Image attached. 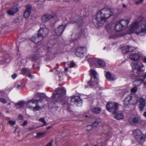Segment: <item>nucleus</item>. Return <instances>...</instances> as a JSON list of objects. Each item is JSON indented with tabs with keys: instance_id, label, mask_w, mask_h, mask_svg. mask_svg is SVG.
Segmentation results:
<instances>
[{
	"instance_id": "42",
	"label": "nucleus",
	"mask_w": 146,
	"mask_h": 146,
	"mask_svg": "<svg viewBox=\"0 0 146 146\" xmlns=\"http://www.w3.org/2000/svg\"><path fill=\"white\" fill-rule=\"evenodd\" d=\"M39 127H35L34 126V125H33L31 127H29L28 129L29 130H32L33 129H35L36 128H38Z\"/></svg>"
},
{
	"instance_id": "52",
	"label": "nucleus",
	"mask_w": 146,
	"mask_h": 146,
	"mask_svg": "<svg viewBox=\"0 0 146 146\" xmlns=\"http://www.w3.org/2000/svg\"><path fill=\"white\" fill-rule=\"evenodd\" d=\"M52 127V126H49L47 127V129H48L51 128Z\"/></svg>"
},
{
	"instance_id": "50",
	"label": "nucleus",
	"mask_w": 146,
	"mask_h": 146,
	"mask_svg": "<svg viewBox=\"0 0 146 146\" xmlns=\"http://www.w3.org/2000/svg\"><path fill=\"white\" fill-rule=\"evenodd\" d=\"M80 20H77L76 21H71V23H77L78 22H80Z\"/></svg>"
},
{
	"instance_id": "23",
	"label": "nucleus",
	"mask_w": 146,
	"mask_h": 146,
	"mask_svg": "<svg viewBox=\"0 0 146 146\" xmlns=\"http://www.w3.org/2000/svg\"><path fill=\"white\" fill-rule=\"evenodd\" d=\"M123 29L126 28L128 26L129 21L126 20H122L119 22Z\"/></svg>"
},
{
	"instance_id": "12",
	"label": "nucleus",
	"mask_w": 146,
	"mask_h": 146,
	"mask_svg": "<svg viewBox=\"0 0 146 146\" xmlns=\"http://www.w3.org/2000/svg\"><path fill=\"white\" fill-rule=\"evenodd\" d=\"M131 75L132 78H137L143 77V73H139V72L136 69H133L131 71Z\"/></svg>"
},
{
	"instance_id": "2",
	"label": "nucleus",
	"mask_w": 146,
	"mask_h": 146,
	"mask_svg": "<svg viewBox=\"0 0 146 146\" xmlns=\"http://www.w3.org/2000/svg\"><path fill=\"white\" fill-rule=\"evenodd\" d=\"M114 15V13L111 9L107 8L101 9L96 14V19L97 25L102 26L108 19Z\"/></svg>"
},
{
	"instance_id": "57",
	"label": "nucleus",
	"mask_w": 146,
	"mask_h": 146,
	"mask_svg": "<svg viewBox=\"0 0 146 146\" xmlns=\"http://www.w3.org/2000/svg\"><path fill=\"white\" fill-rule=\"evenodd\" d=\"M144 85L145 86H146V81L144 82Z\"/></svg>"
},
{
	"instance_id": "62",
	"label": "nucleus",
	"mask_w": 146,
	"mask_h": 146,
	"mask_svg": "<svg viewBox=\"0 0 146 146\" xmlns=\"http://www.w3.org/2000/svg\"><path fill=\"white\" fill-rule=\"evenodd\" d=\"M105 47H104V49H105Z\"/></svg>"
},
{
	"instance_id": "36",
	"label": "nucleus",
	"mask_w": 146,
	"mask_h": 146,
	"mask_svg": "<svg viewBox=\"0 0 146 146\" xmlns=\"http://www.w3.org/2000/svg\"><path fill=\"white\" fill-rule=\"evenodd\" d=\"M137 90V86H135L131 90V92L133 93H135Z\"/></svg>"
},
{
	"instance_id": "18",
	"label": "nucleus",
	"mask_w": 146,
	"mask_h": 146,
	"mask_svg": "<svg viewBox=\"0 0 146 146\" xmlns=\"http://www.w3.org/2000/svg\"><path fill=\"white\" fill-rule=\"evenodd\" d=\"M140 57V54L139 53H138L131 54L129 58L131 60L134 61H137L139 60Z\"/></svg>"
},
{
	"instance_id": "19",
	"label": "nucleus",
	"mask_w": 146,
	"mask_h": 146,
	"mask_svg": "<svg viewBox=\"0 0 146 146\" xmlns=\"http://www.w3.org/2000/svg\"><path fill=\"white\" fill-rule=\"evenodd\" d=\"M136 78L137 79L133 83V85L135 86L139 85L141 83L143 82L144 81V79L143 77H139V78L138 77Z\"/></svg>"
},
{
	"instance_id": "28",
	"label": "nucleus",
	"mask_w": 146,
	"mask_h": 146,
	"mask_svg": "<svg viewBox=\"0 0 146 146\" xmlns=\"http://www.w3.org/2000/svg\"><path fill=\"white\" fill-rule=\"evenodd\" d=\"M138 121V119L137 118H134L129 120V122L132 124L137 123Z\"/></svg>"
},
{
	"instance_id": "31",
	"label": "nucleus",
	"mask_w": 146,
	"mask_h": 146,
	"mask_svg": "<svg viewBox=\"0 0 146 146\" xmlns=\"http://www.w3.org/2000/svg\"><path fill=\"white\" fill-rule=\"evenodd\" d=\"M38 120L40 122H42L43 123V125L41 126V127L48 125V124L46 123V121L44 119V118H41L40 119Z\"/></svg>"
},
{
	"instance_id": "44",
	"label": "nucleus",
	"mask_w": 146,
	"mask_h": 146,
	"mask_svg": "<svg viewBox=\"0 0 146 146\" xmlns=\"http://www.w3.org/2000/svg\"><path fill=\"white\" fill-rule=\"evenodd\" d=\"M101 120L100 119L98 118L96 120L95 122L96 123H97V124L98 125L101 122Z\"/></svg>"
},
{
	"instance_id": "39",
	"label": "nucleus",
	"mask_w": 146,
	"mask_h": 146,
	"mask_svg": "<svg viewBox=\"0 0 146 146\" xmlns=\"http://www.w3.org/2000/svg\"><path fill=\"white\" fill-rule=\"evenodd\" d=\"M28 59L32 61H35V56H31L28 57Z\"/></svg>"
},
{
	"instance_id": "35",
	"label": "nucleus",
	"mask_w": 146,
	"mask_h": 146,
	"mask_svg": "<svg viewBox=\"0 0 146 146\" xmlns=\"http://www.w3.org/2000/svg\"><path fill=\"white\" fill-rule=\"evenodd\" d=\"M52 42V40H50L48 42L47 44V46L48 49L51 48L52 47L53 44H51V43Z\"/></svg>"
},
{
	"instance_id": "55",
	"label": "nucleus",
	"mask_w": 146,
	"mask_h": 146,
	"mask_svg": "<svg viewBox=\"0 0 146 146\" xmlns=\"http://www.w3.org/2000/svg\"><path fill=\"white\" fill-rule=\"evenodd\" d=\"M143 79H146V73H145V75L143 76Z\"/></svg>"
},
{
	"instance_id": "10",
	"label": "nucleus",
	"mask_w": 146,
	"mask_h": 146,
	"mask_svg": "<svg viewBox=\"0 0 146 146\" xmlns=\"http://www.w3.org/2000/svg\"><path fill=\"white\" fill-rule=\"evenodd\" d=\"M134 136L139 143H142L145 141L144 138L142 137L141 131L139 129L135 130L133 131Z\"/></svg>"
},
{
	"instance_id": "45",
	"label": "nucleus",
	"mask_w": 146,
	"mask_h": 146,
	"mask_svg": "<svg viewBox=\"0 0 146 146\" xmlns=\"http://www.w3.org/2000/svg\"><path fill=\"white\" fill-rule=\"evenodd\" d=\"M52 141H51L49 142L45 146H52Z\"/></svg>"
},
{
	"instance_id": "6",
	"label": "nucleus",
	"mask_w": 146,
	"mask_h": 146,
	"mask_svg": "<svg viewBox=\"0 0 146 146\" xmlns=\"http://www.w3.org/2000/svg\"><path fill=\"white\" fill-rule=\"evenodd\" d=\"M66 90L64 88H57L53 93L52 97L54 98L58 97V101L59 102L60 100L63 104H64V100H63L64 95L66 93Z\"/></svg>"
},
{
	"instance_id": "21",
	"label": "nucleus",
	"mask_w": 146,
	"mask_h": 146,
	"mask_svg": "<svg viewBox=\"0 0 146 146\" xmlns=\"http://www.w3.org/2000/svg\"><path fill=\"white\" fill-rule=\"evenodd\" d=\"M31 9V7L30 6H27L26 9L24 13V16L25 18L28 17L30 15Z\"/></svg>"
},
{
	"instance_id": "38",
	"label": "nucleus",
	"mask_w": 146,
	"mask_h": 146,
	"mask_svg": "<svg viewBox=\"0 0 146 146\" xmlns=\"http://www.w3.org/2000/svg\"><path fill=\"white\" fill-rule=\"evenodd\" d=\"M21 17H19L14 20V23H19L21 21Z\"/></svg>"
},
{
	"instance_id": "53",
	"label": "nucleus",
	"mask_w": 146,
	"mask_h": 146,
	"mask_svg": "<svg viewBox=\"0 0 146 146\" xmlns=\"http://www.w3.org/2000/svg\"><path fill=\"white\" fill-rule=\"evenodd\" d=\"M143 62L146 63V58H144V59H143Z\"/></svg>"
},
{
	"instance_id": "24",
	"label": "nucleus",
	"mask_w": 146,
	"mask_h": 146,
	"mask_svg": "<svg viewBox=\"0 0 146 146\" xmlns=\"http://www.w3.org/2000/svg\"><path fill=\"white\" fill-rule=\"evenodd\" d=\"M31 69L27 68H23L21 70L22 74L24 75H28L31 72Z\"/></svg>"
},
{
	"instance_id": "26",
	"label": "nucleus",
	"mask_w": 146,
	"mask_h": 146,
	"mask_svg": "<svg viewBox=\"0 0 146 146\" xmlns=\"http://www.w3.org/2000/svg\"><path fill=\"white\" fill-rule=\"evenodd\" d=\"M101 110V109L99 108L94 107L92 108V111L93 113L96 114L100 113Z\"/></svg>"
},
{
	"instance_id": "49",
	"label": "nucleus",
	"mask_w": 146,
	"mask_h": 146,
	"mask_svg": "<svg viewBox=\"0 0 146 146\" xmlns=\"http://www.w3.org/2000/svg\"><path fill=\"white\" fill-rule=\"evenodd\" d=\"M27 121H25L23 124L22 125V126H25L27 124Z\"/></svg>"
},
{
	"instance_id": "3",
	"label": "nucleus",
	"mask_w": 146,
	"mask_h": 146,
	"mask_svg": "<svg viewBox=\"0 0 146 146\" xmlns=\"http://www.w3.org/2000/svg\"><path fill=\"white\" fill-rule=\"evenodd\" d=\"M138 102L140 103L139 108L140 110H143L145 105V100L142 98H140L138 99V97L136 96H131L130 95H127L123 101V104L124 106L127 107L130 104L135 105Z\"/></svg>"
},
{
	"instance_id": "14",
	"label": "nucleus",
	"mask_w": 146,
	"mask_h": 146,
	"mask_svg": "<svg viewBox=\"0 0 146 146\" xmlns=\"http://www.w3.org/2000/svg\"><path fill=\"white\" fill-rule=\"evenodd\" d=\"M86 50V49L85 47H78L76 48V54L78 57H82Z\"/></svg>"
},
{
	"instance_id": "7",
	"label": "nucleus",
	"mask_w": 146,
	"mask_h": 146,
	"mask_svg": "<svg viewBox=\"0 0 146 146\" xmlns=\"http://www.w3.org/2000/svg\"><path fill=\"white\" fill-rule=\"evenodd\" d=\"M70 102L69 104L70 105L75 104L78 106H81L82 101L79 96H72L70 99Z\"/></svg>"
},
{
	"instance_id": "32",
	"label": "nucleus",
	"mask_w": 146,
	"mask_h": 146,
	"mask_svg": "<svg viewBox=\"0 0 146 146\" xmlns=\"http://www.w3.org/2000/svg\"><path fill=\"white\" fill-rule=\"evenodd\" d=\"M37 104L38 103H36L35 104L36 105V106L34 107L32 109V110L33 111H37L40 108V107L38 106Z\"/></svg>"
},
{
	"instance_id": "40",
	"label": "nucleus",
	"mask_w": 146,
	"mask_h": 146,
	"mask_svg": "<svg viewBox=\"0 0 146 146\" xmlns=\"http://www.w3.org/2000/svg\"><path fill=\"white\" fill-rule=\"evenodd\" d=\"M0 102L3 104H5L7 102L6 100L3 98H0Z\"/></svg>"
},
{
	"instance_id": "61",
	"label": "nucleus",
	"mask_w": 146,
	"mask_h": 146,
	"mask_svg": "<svg viewBox=\"0 0 146 146\" xmlns=\"http://www.w3.org/2000/svg\"><path fill=\"white\" fill-rule=\"evenodd\" d=\"M94 146H97V145H94Z\"/></svg>"
},
{
	"instance_id": "27",
	"label": "nucleus",
	"mask_w": 146,
	"mask_h": 146,
	"mask_svg": "<svg viewBox=\"0 0 146 146\" xmlns=\"http://www.w3.org/2000/svg\"><path fill=\"white\" fill-rule=\"evenodd\" d=\"M106 77L107 78L110 80H113L115 79V78L111 76L110 73L109 72H107Z\"/></svg>"
},
{
	"instance_id": "13",
	"label": "nucleus",
	"mask_w": 146,
	"mask_h": 146,
	"mask_svg": "<svg viewBox=\"0 0 146 146\" xmlns=\"http://www.w3.org/2000/svg\"><path fill=\"white\" fill-rule=\"evenodd\" d=\"M43 38L38 33V34L34 35L31 38V40L36 44H37L42 40Z\"/></svg>"
},
{
	"instance_id": "30",
	"label": "nucleus",
	"mask_w": 146,
	"mask_h": 146,
	"mask_svg": "<svg viewBox=\"0 0 146 146\" xmlns=\"http://www.w3.org/2000/svg\"><path fill=\"white\" fill-rule=\"evenodd\" d=\"M25 104V102L23 101H21L19 102L16 105V106L17 108L18 107V106H19V107L22 108L24 106V105Z\"/></svg>"
},
{
	"instance_id": "20",
	"label": "nucleus",
	"mask_w": 146,
	"mask_h": 146,
	"mask_svg": "<svg viewBox=\"0 0 146 146\" xmlns=\"http://www.w3.org/2000/svg\"><path fill=\"white\" fill-rule=\"evenodd\" d=\"M18 10L17 7H15L8 10L7 13L9 15H13L18 11Z\"/></svg>"
},
{
	"instance_id": "17",
	"label": "nucleus",
	"mask_w": 146,
	"mask_h": 146,
	"mask_svg": "<svg viewBox=\"0 0 146 146\" xmlns=\"http://www.w3.org/2000/svg\"><path fill=\"white\" fill-rule=\"evenodd\" d=\"M134 49L133 47H129V46L125 45L122 48V51L123 54H126L129 52L132 51Z\"/></svg>"
},
{
	"instance_id": "8",
	"label": "nucleus",
	"mask_w": 146,
	"mask_h": 146,
	"mask_svg": "<svg viewBox=\"0 0 146 146\" xmlns=\"http://www.w3.org/2000/svg\"><path fill=\"white\" fill-rule=\"evenodd\" d=\"M40 26V29H39L38 33L39 35H40L43 38L48 35L49 30L44 24H41Z\"/></svg>"
},
{
	"instance_id": "59",
	"label": "nucleus",
	"mask_w": 146,
	"mask_h": 146,
	"mask_svg": "<svg viewBox=\"0 0 146 146\" xmlns=\"http://www.w3.org/2000/svg\"><path fill=\"white\" fill-rule=\"evenodd\" d=\"M144 115L146 117V112H145V113H144Z\"/></svg>"
},
{
	"instance_id": "51",
	"label": "nucleus",
	"mask_w": 146,
	"mask_h": 146,
	"mask_svg": "<svg viewBox=\"0 0 146 146\" xmlns=\"http://www.w3.org/2000/svg\"><path fill=\"white\" fill-rule=\"evenodd\" d=\"M23 118V116L22 115H19L18 118L19 119H21Z\"/></svg>"
},
{
	"instance_id": "4",
	"label": "nucleus",
	"mask_w": 146,
	"mask_h": 146,
	"mask_svg": "<svg viewBox=\"0 0 146 146\" xmlns=\"http://www.w3.org/2000/svg\"><path fill=\"white\" fill-rule=\"evenodd\" d=\"M119 106V105L115 102H109L106 106V108L110 112L113 111L112 114L113 117L117 120L122 119L124 117V115L121 112H117Z\"/></svg>"
},
{
	"instance_id": "54",
	"label": "nucleus",
	"mask_w": 146,
	"mask_h": 146,
	"mask_svg": "<svg viewBox=\"0 0 146 146\" xmlns=\"http://www.w3.org/2000/svg\"><path fill=\"white\" fill-rule=\"evenodd\" d=\"M64 70L65 71H68V68L67 67H66L65 68Z\"/></svg>"
},
{
	"instance_id": "16",
	"label": "nucleus",
	"mask_w": 146,
	"mask_h": 146,
	"mask_svg": "<svg viewBox=\"0 0 146 146\" xmlns=\"http://www.w3.org/2000/svg\"><path fill=\"white\" fill-rule=\"evenodd\" d=\"M39 100H31L28 101L27 104V108L30 109H32L34 107L33 104L36 103H38Z\"/></svg>"
},
{
	"instance_id": "48",
	"label": "nucleus",
	"mask_w": 146,
	"mask_h": 146,
	"mask_svg": "<svg viewBox=\"0 0 146 146\" xmlns=\"http://www.w3.org/2000/svg\"><path fill=\"white\" fill-rule=\"evenodd\" d=\"M98 124L97 123H96L95 121L93 123L92 125L93 127H95L96 126H97Z\"/></svg>"
},
{
	"instance_id": "56",
	"label": "nucleus",
	"mask_w": 146,
	"mask_h": 146,
	"mask_svg": "<svg viewBox=\"0 0 146 146\" xmlns=\"http://www.w3.org/2000/svg\"><path fill=\"white\" fill-rule=\"evenodd\" d=\"M75 2H78L80 0H74Z\"/></svg>"
},
{
	"instance_id": "9",
	"label": "nucleus",
	"mask_w": 146,
	"mask_h": 146,
	"mask_svg": "<svg viewBox=\"0 0 146 146\" xmlns=\"http://www.w3.org/2000/svg\"><path fill=\"white\" fill-rule=\"evenodd\" d=\"M131 66L133 69H136L139 73H143V71L144 70L145 66L143 64L140 62L133 63L131 64Z\"/></svg>"
},
{
	"instance_id": "43",
	"label": "nucleus",
	"mask_w": 146,
	"mask_h": 146,
	"mask_svg": "<svg viewBox=\"0 0 146 146\" xmlns=\"http://www.w3.org/2000/svg\"><path fill=\"white\" fill-rule=\"evenodd\" d=\"M75 66V63L72 62H71L70 63V65L69 66V67L70 68H72V67H74Z\"/></svg>"
},
{
	"instance_id": "29",
	"label": "nucleus",
	"mask_w": 146,
	"mask_h": 146,
	"mask_svg": "<svg viewBox=\"0 0 146 146\" xmlns=\"http://www.w3.org/2000/svg\"><path fill=\"white\" fill-rule=\"evenodd\" d=\"M46 132L37 133L35 137L38 138L41 137H42L44 136Z\"/></svg>"
},
{
	"instance_id": "41",
	"label": "nucleus",
	"mask_w": 146,
	"mask_h": 146,
	"mask_svg": "<svg viewBox=\"0 0 146 146\" xmlns=\"http://www.w3.org/2000/svg\"><path fill=\"white\" fill-rule=\"evenodd\" d=\"M93 127L92 125H88L87 126L86 129L87 131H90L91 129Z\"/></svg>"
},
{
	"instance_id": "58",
	"label": "nucleus",
	"mask_w": 146,
	"mask_h": 146,
	"mask_svg": "<svg viewBox=\"0 0 146 146\" xmlns=\"http://www.w3.org/2000/svg\"><path fill=\"white\" fill-rule=\"evenodd\" d=\"M123 7H126V6L125 4H123Z\"/></svg>"
},
{
	"instance_id": "37",
	"label": "nucleus",
	"mask_w": 146,
	"mask_h": 146,
	"mask_svg": "<svg viewBox=\"0 0 146 146\" xmlns=\"http://www.w3.org/2000/svg\"><path fill=\"white\" fill-rule=\"evenodd\" d=\"M8 121L9 123L11 125H14L16 123V121L15 120H8Z\"/></svg>"
},
{
	"instance_id": "11",
	"label": "nucleus",
	"mask_w": 146,
	"mask_h": 146,
	"mask_svg": "<svg viewBox=\"0 0 146 146\" xmlns=\"http://www.w3.org/2000/svg\"><path fill=\"white\" fill-rule=\"evenodd\" d=\"M66 25H61L54 31V35L59 36L63 32Z\"/></svg>"
},
{
	"instance_id": "47",
	"label": "nucleus",
	"mask_w": 146,
	"mask_h": 146,
	"mask_svg": "<svg viewBox=\"0 0 146 146\" xmlns=\"http://www.w3.org/2000/svg\"><path fill=\"white\" fill-rule=\"evenodd\" d=\"M17 76V74L15 73L12 75V77L13 79H14Z\"/></svg>"
},
{
	"instance_id": "1",
	"label": "nucleus",
	"mask_w": 146,
	"mask_h": 146,
	"mask_svg": "<svg viewBox=\"0 0 146 146\" xmlns=\"http://www.w3.org/2000/svg\"><path fill=\"white\" fill-rule=\"evenodd\" d=\"M129 33H135L137 34L146 33V20H141L139 18L134 21L129 28Z\"/></svg>"
},
{
	"instance_id": "60",
	"label": "nucleus",
	"mask_w": 146,
	"mask_h": 146,
	"mask_svg": "<svg viewBox=\"0 0 146 146\" xmlns=\"http://www.w3.org/2000/svg\"><path fill=\"white\" fill-rule=\"evenodd\" d=\"M84 87H85V88H87V86L86 85H85V86H84Z\"/></svg>"
},
{
	"instance_id": "46",
	"label": "nucleus",
	"mask_w": 146,
	"mask_h": 146,
	"mask_svg": "<svg viewBox=\"0 0 146 146\" xmlns=\"http://www.w3.org/2000/svg\"><path fill=\"white\" fill-rule=\"evenodd\" d=\"M28 77L31 79H32L33 78H34V76L33 75H32L31 74H29V75H28Z\"/></svg>"
},
{
	"instance_id": "34",
	"label": "nucleus",
	"mask_w": 146,
	"mask_h": 146,
	"mask_svg": "<svg viewBox=\"0 0 146 146\" xmlns=\"http://www.w3.org/2000/svg\"><path fill=\"white\" fill-rule=\"evenodd\" d=\"M44 96V94L37 92L35 94V97L36 98L37 97H38L39 98H40Z\"/></svg>"
},
{
	"instance_id": "5",
	"label": "nucleus",
	"mask_w": 146,
	"mask_h": 146,
	"mask_svg": "<svg viewBox=\"0 0 146 146\" xmlns=\"http://www.w3.org/2000/svg\"><path fill=\"white\" fill-rule=\"evenodd\" d=\"M90 72V74L92 75L93 77L91 76L90 80L88 82V84L91 88H96L99 86L97 77L98 74L95 70L92 69H91Z\"/></svg>"
},
{
	"instance_id": "22",
	"label": "nucleus",
	"mask_w": 146,
	"mask_h": 146,
	"mask_svg": "<svg viewBox=\"0 0 146 146\" xmlns=\"http://www.w3.org/2000/svg\"><path fill=\"white\" fill-rule=\"evenodd\" d=\"M93 60L96 62L97 64L101 67H104L106 65L104 62L101 60L96 58L94 59Z\"/></svg>"
},
{
	"instance_id": "25",
	"label": "nucleus",
	"mask_w": 146,
	"mask_h": 146,
	"mask_svg": "<svg viewBox=\"0 0 146 146\" xmlns=\"http://www.w3.org/2000/svg\"><path fill=\"white\" fill-rule=\"evenodd\" d=\"M115 29L116 31L118 32L121 31L123 28L119 22L116 23Z\"/></svg>"
},
{
	"instance_id": "33",
	"label": "nucleus",
	"mask_w": 146,
	"mask_h": 146,
	"mask_svg": "<svg viewBox=\"0 0 146 146\" xmlns=\"http://www.w3.org/2000/svg\"><path fill=\"white\" fill-rule=\"evenodd\" d=\"M23 85L22 83H20V84H16L15 87L17 89L19 90L21 89L23 87Z\"/></svg>"
},
{
	"instance_id": "15",
	"label": "nucleus",
	"mask_w": 146,
	"mask_h": 146,
	"mask_svg": "<svg viewBox=\"0 0 146 146\" xmlns=\"http://www.w3.org/2000/svg\"><path fill=\"white\" fill-rule=\"evenodd\" d=\"M54 17V16L50 14H45L42 16L41 21L43 23H46L49 20Z\"/></svg>"
}]
</instances>
